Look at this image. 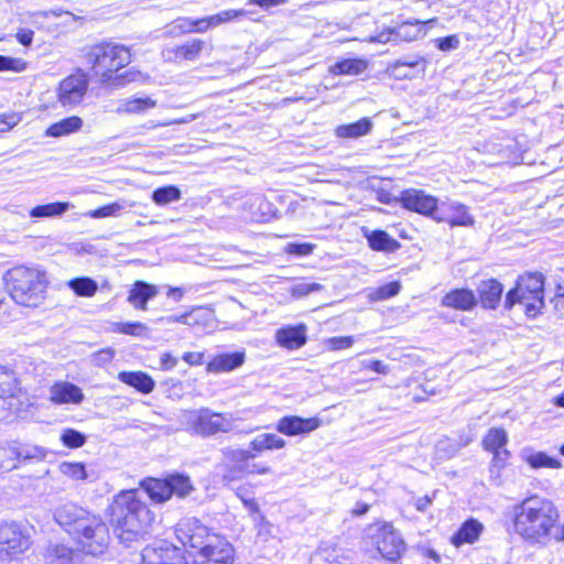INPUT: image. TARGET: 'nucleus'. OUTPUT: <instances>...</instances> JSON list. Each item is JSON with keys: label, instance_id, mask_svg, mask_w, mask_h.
Returning a JSON list of instances; mask_svg holds the SVG:
<instances>
[{"label": "nucleus", "instance_id": "7", "mask_svg": "<svg viewBox=\"0 0 564 564\" xmlns=\"http://www.w3.org/2000/svg\"><path fill=\"white\" fill-rule=\"evenodd\" d=\"M83 552L97 556L108 549L110 536L107 524L94 516L73 538Z\"/></svg>", "mask_w": 564, "mask_h": 564}, {"label": "nucleus", "instance_id": "5", "mask_svg": "<svg viewBox=\"0 0 564 564\" xmlns=\"http://www.w3.org/2000/svg\"><path fill=\"white\" fill-rule=\"evenodd\" d=\"M544 276L541 273H528L519 276L516 286L505 300V307L511 310L517 303L524 306L529 317H535L544 306Z\"/></svg>", "mask_w": 564, "mask_h": 564}, {"label": "nucleus", "instance_id": "30", "mask_svg": "<svg viewBox=\"0 0 564 564\" xmlns=\"http://www.w3.org/2000/svg\"><path fill=\"white\" fill-rule=\"evenodd\" d=\"M520 457L523 462H525L530 467L538 468H560L561 463L547 456L544 452H536L531 447H524L520 452Z\"/></svg>", "mask_w": 564, "mask_h": 564}, {"label": "nucleus", "instance_id": "29", "mask_svg": "<svg viewBox=\"0 0 564 564\" xmlns=\"http://www.w3.org/2000/svg\"><path fill=\"white\" fill-rule=\"evenodd\" d=\"M21 391V382L14 370L7 366H0V398H14Z\"/></svg>", "mask_w": 564, "mask_h": 564}, {"label": "nucleus", "instance_id": "20", "mask_svg": "<svg viewBox=\"0 0 564 564\" xmlns=\"http://www.w3.org/2000/svg\"><path fill=\"white\" fill-rule=\"evenodd\" d=\"M159 294L156 285L144 281H135L129 290L128 303L137 310L147 311L148 302Z\"/></svg>", "mask_w": 564, "mask_h": 564}, {"label": "nucleus", "instance_id": "25", "mask_svg": "<svg viewBox=\"0 0 564 564\" xmlns=\"http://www.w3.org/2000/svg\"><path fill=\"white\" fill-rule=\"evenodd\" d=\"M46 564H84V556L64 544L50 545L45 553Z\"/></svg>", "mask_w": 564, "mask_h": 564}, {"label": "nucleus", "instance_id": "64", "mask_svg": "<svg viewBox=\"0 0 564 564\" xmlns=\"http://www.w3.org/2000/svg\"><path fill=\"white\" fill-rule=\"evenodd\" d=\"M552 302L557 312H564V288L557 286V291Z\"/></svg>", "mask_w": 564, "mask_h": 564}, {"label": "nucleus", "instance_id": "8", "mask_svg": "<svg viewBox=\"0 0 564 564\" xmlns=\"http://www.w3.org/2000/svg\"><path fill=\"white\" fill-rule=\"evenodd\" d=\"M176 536L185 547L193 551L194 556L212 545V538H221L219 534L210 532L206 525L194 518L177 524Z\"/></svg>", "mask_w": 564, "mask_h": 564}, {"label": "nucleus", "instance_id": "19", "mask_svg": "<svg viewBox=\"0 0 564 564\" xmlns=\"http://www.w3.org/2000/svg\"><path fill=\"white\" fill-rule=\"evenodd\" d=\"M50 400L55 404H78L84 400V393L72 382L58 381L50 388Z\"/></svg>", "mask_w": 564, "mask_h": 564}, {"label": "nucleus", "instance_id": "37", "mask_svg": "<svg viewBox=\"0 0 564 564\" xmlns=\"http://www.w3.org/2000/svg\"><path fill=\"white\" fill-rule=\"evenodd\" d=\"M156 102L149 97L123 99L117 107L119 113H140L147 109L154 108Z\"/></svg>", "mask_w": 564, "mask_h": 564}, {"label": "nucleus", "instance_id": "12", "mask_svg": "<svg viewBox=\"0 0 564 564\" xmlns=\"http://www.w3.org/2000/svg\"><path fill=\"white\" fill-rule=\"evenodd\" d=\"M94 516L95 514L70 502L59 506L54 512L55 521L72 538H74Z\"/></svg>", "mask_w": 564, "mask_h": 564}, {"label": "nucleus", "instance_id": "41", "mask_svg": "<svg viewBox=\"0 0 564 564\" xmlns=\"http://www.w3.org/2000/svg\"><path fill=\"white\" fill-rule=\"evenodd\" d=\"M204 41L199 39H194L192 41H187L186 43L178 45L174 50V54L176 58H182L186 61H194L196 59L203 47H204Z\"/></svg>", "mask_w": 564, "mask_h": 564}, {"label": "nucleus", "instance_id": "62", "mask_svg": "<svg viewBox=\"0 0 564 564\" xmlns=\"http://www.w3.org/2000/svg\"><path fill=\"white\" fill-rule=\"evenodd\" d=\"M361 367L364 369L373 370L375 372L380 375H387L390 371L388 365L383 364L380 360H364L361 361Z\"/></svg>", "mask_w": 564, "mask_h": 564}, {"label": "nucleus", "instance_id": "22", "mask_svg": "<svg viewBox=\"0 0 564 564\" xmlns=\"http://www.w3.org/2000/svg\"><path fill=\"white\" fill-rule=\"evenodd\" d=\"M306 340V326L303 324L280 328L275 333V341L279 346L290 350L301 348Z\"/></svg>", "mask_w": 564, "mask_h": 564}, {"label": "nucleus", "instance_id": "51", "mask_svg": "<svg viewBox=\"0 0 564 564\" xmlns=\"http://www.w3.org/2000/svg\"><path fill=\"white\" fill-rule=\"evenodd\" d=\"M324 286L316 282L301 281L291 289V294L295 297H303L314 292H319Z\"/></svg>", "mask_w": 564, "mask_h": 564}, {"label": "nucleus", "instance_id": "55", "mask_svg": "<svg viewBox=\"0 0 564 564\" xmlns=\"http://www.w3.org/2000/svg\"><path fill=\"white\" fill-rule=\"evenodd\" d=\"M314 246L311 243H289L285 247V252L295 256H307L312 253Z\"/></svg>", "mask_w": 564, "mask_h": 564}, {"label": "nucleus", "instance_id": "33", "mask_svg": "<svg viewBox=\"0 0 564 564\" xmlns=\"http://www.w3.org/2000/svg\"><path fill=\"white\" fill-rule=\"evenodd\" d=\"M82 127L83 119L77 116H72L51 124L46 129L45 135L52 138H59L77 132L82 129Z\"/></svg>", "mask_w": 564, "mask_h": 564}, {"label": "nucleus", "instance_id": "9", "mask_svg": "<svg viewBox=\"0 0 564 564\" xmlns=\"http://www.w3.org/2000/svg\"><path fill=\"white\" fill-rule=\"evenodd\" d=\"M370 530L373 532L372 539L382 557L391 562L401 557L405 551V543L391 524H377Z\"/></svg>", "mask_w": 564, "mask_h": 564}, {"label": "nucleus", "instance_id": "45", "mask_svg": "<svg viewBox=\"0 0 564 564\" xmlns=\"http://www.w3.org/2000/svg\"><path fill=\"white\" fill-rule=\"evenodd\" d=\"M236 496L241 500L243 507L247 509L249 514L253 517L254 521L258 519H263L258 502L246 487H238L236 490Z\"/></svg>", "mask_w": 564, "mask_h": 564}, {"label": "nucleus", "instance_id": "4", "mask_svg": "<svg viewBox=\"0 0 564 564\" xmlns=\"http://www.w3.org/2000/svg\"><path fill=\"white\" fill-rule=\"evenodd\" d=\"M4 281L12 300L26 307H37L45 299L48 281L45 272L29 267L7 271Z\"/></svg>", "mask_w": 564, "mask_h": 564}, {"label": "nucleus", "instance_id": "46", "mask_svg": "<svg viewBox=\"0 0 564 564\" xmlns=\"http://www.w3.org/2000/svg\"><path fill=\"white\" fill-rule=\"evenodd\" d=\"M400 290L401 284L399 282H390L371 290L368 294V299L371 302L384 301L395 296L400 292Z\"/></svg>", "mask_w": 564, "mask_h": 564}, {"label": "nucleus", "instance_id": "53", "mask_svg": "<svg viewBox=\"0 0 564 564\" xmlns=\"http://www.w3.org/2000/svg\"><path fill=\"white\" fill-rule=\"evenodd\" d=\"M22 449H23V454H22L23 460H30V459L42 460L46 457V454H47V452L44 447H41L37 445H23Z\"/></svg>", "mask_w": 564, "mask_h": 564}, {"label": "nucleus", "instance_id": "10", "mask_svg": "<svg viewBox=\"0 0 564 564\" xmlns=\"http://www.w3.org/2000/svg\"><path fill=\"white\" fill-rule=\"evenodd\" d=\"M88 76L82 70L77 69L64 78L57 89V98L63 107H73L78 105L88 89Z\"/></svg>", "mask_w": 564, "mask_h": 564}, {"label": "nucleus", "instance_id": "31", "mask_svg": "<svg viewBox=\"0 0 564 564\" xmlns=\"http://www.w3.org/2000/svg\"><path fill=\"white\" fill-rule=\"evenodd\" d=\"M372 126V121L365 117L356 122L338 126L335 129V135L341 139H357L368 134L371 131Z\"/></svg>", "mask_w": 564, "mask_h": 564}, {"label": "nucleus", "instance_id": "60", "mask_svg": "<svg viewBox=\"0 0 564 564\" xmlns=\"http://www.w3.org/2000/svg\"><path fill=\"white\" fill-rule=\"evenodd\" d=\"M272 473V468L263 463L249 462L246 475H268Z\"/></svg>", "mask_w": 564, "mask_h": 564}, {"label": "nucleus", "instance_id": "38", "mask_svg": "<svg viewBox=\"0 0 564 564\" xmlns=\"http://www.w3.org/2000/svg\"><path fill=\"white\" fill-rule=\"evenodd\" d=\"M368 63L361 58H348L337 62L333 67L332 72L335 75H359L366 70Z\"/></svg>", "mask_w": 564, "mask_h": 564}, {"label": "nucleus", "instance_id": "18", "mask_svg": "<svg viewBox=\"0 0 564 564\" xmlns=\"http://www.w3.org/2000/svg\"><path fill=\"white\" fill-rule=\"evenodd\" d=\"M322 424L321 419L301 417L297 415H286L276 423V431L286 436L306 435L317 430Z\"/></svg>", "mask_w": 564, "mask_h": 564}, {"label": "nucleus", "instance_id": "14", "mask_svg": "<svg viewBox=\"0 0 564 564\" xmlns=\"http://www.w3.org/2000/svg\"><path fill=\"white\" fill-rule=\"evenodd\" d=\"M223 464L226 468L225 480H237L246 476V469L250 460L256 458V454L249 449L224 447L221 449Z\"/></svg>", "mask_w": 564, "mask_h": 564}, {"label": "nucleus", "instance_id": "17", "mask_svg": "<svg viewBox=\"0 0 564 564\" xmlns=\"http://www.w3.org/2000/svg\"><path fill=\"white\" fill-rule=\"evenodd\" d=\"M234 547L225 538H212V545L195 554V564H232Z\"/></svg>", "mask_w": 564, "mask_h": 564}, {"label": "nucleus", "instance_id": "58", "mask_svg": "<svg viewBox=\"0 0 564 564\" xmlns=\"http://www.w3.org/2000/svg\"><path fill=\"white\" fill-rule=\"evenodd\" d=\"M20 116L17 113L0 116V132L8 131L20 122Z\"/></svg>", "mask_w": 564, "mask_h": 564}, {"label": "nucleus", "instance_id": "54", "mask_svg": "<svg viewBox=\"0 0 564 564\" xmlns=\"http://www.w3.org/2000/svg\"><path fill=\"white\" fill-rule=\"evenodd\" d=\"M355 339L352 336L332 337L328 339V347L333 350L346 349L352 346Z\"/></svg>", "mask_w": 564, "mask_h": 564}, {"label": "nucleus", "instance_id": "40", "mask_svg": "<svg viewBox=\"0 0 564 564\" xmlns=\"http://www.w3.org/2000/svg\"><path fill=\"white\" fill-rule=\"evenodd\" d=\"M67 286L78 296L91 297L98 290L95 280L88 276L75 278L67 282Z\"/></svg>", "mask_w": 564, "mask_h": 564}, {"label": "nucleus", "instance_id": "13", "mask_svg": "<svg viewBox=\"0 0 564 564\" xmlns=\"http://www.w3.org/2000/svg\"><path fill=\"white\" fill-rule=\"evenodd\" d=\"M31 542L17 523L0 524V558L21 554Z\"/></svg>", "mask_w": 564, "mask_h": 564}, {"label": "nucleus", "instance_id": "43", "mask_svg": "<svg viewBox=\"0 0 564 564\" xmlns=\"http://www.w3.org/2000/svg\"><path fill=\"white\" fill-rule=\"evenodd\" d=\"M508 442V435L503 429L492 427L484 437V447L489 451L502 449Z\"/></svg>", "mask_w": 564, "mask_h": 564}, {"label": "nucleus", "instance_id": "49", "mask_svg": "<svg viewBox=\"0 0 564 564\" xmlns=\"http://www.w3.org/2000/svg\"><path fill=\"white\" fill-rule=\"evenodd\" d=\"M116 330L121 334L131 335L135 337L147 336L149 333V327L140 322H127L119 323L116 325Z\"/></svg>", "mask_w": 564, "mask_h": 564}, {"label": "nucleus", "instance_id": "52", "mask_svg": "<svg viewBox=\"0 0 564 564\" xmlns=\"http://www.w3.org/2000/svg\"><path fill=\"white\" fill-rule=\"evenodd\" d=\"M26 69V63L17 57L0 55V72L11 70L21 73Z\"/></svg>", "mask_w": 564, "mask_h": 564}, {"label": "nucleus", "instance_id": "50", "mask_svg": "<svg viewBox=\"0 0 564 564\" xmlns=\"http://www.w3.org/2000/svg\"><path fill=\"white\" fill-rule=\"evenodd\" d=\"M61 441L66 447L78 448L86 443V436L74 429H66L61 435Z\"/></svg>", "mask_w": 564, "mask_h": 564}, {"label": "nucleus", "instance_id": "47", "mask_svg": "<svg viewBox=\"0 0 564 564\" xmlns=\"http://www.w3.org/2000/svg\"><path fill=\"white\" fill-rule=\"evenodd\" d=\"M59 471L74 480H85L87 471L83 463L63 462L58 466Z\"/></svg>", "mask_w": 564, "mask_h": 564}, {"label": "nucleus", "instance_id": "27", "mask_svg": "<svg viewBox=\"0 0 564 564\" xmlns=\"http://www.w3.org/2000/svg\"><path fill=\"white\" fill-rule=\"evenodd\" d=\"M482 530L484 525L479 521L469 519L460 525L455 534H453L451 542L456 547L463 544H473L479 539Z\"/></svg>", "mask_w": 564, "mask_h": 564}, {"label": "nucleus", "instance_id": "44", "mask_svg": "<svg viewBox=\"0 0 564 564\" xmlns=\"http://www.w3.org/2000/svg\"><path fill=\"white\" fill-rule=\"evenodd\" d=\"M167 478L172 496L176 495L180 498H184L194 490L191 479L187 476L175 474Z\"/></svg>", "mask_w": 564, "mask_h": 564}, {"label": "nucleus", "instance_id": "48", "mask_svg": "<svg viewBox=\"0 0 564 564\" xmlns=\"http://www.w3.org/2000/svg\"><path fill=\"white\" fill-rule=\"evenodd\" d=\"M126 208L123 203L115 202L100 208L90 210L87 216L91 218L117 217Z\"/></svg>", "mask_w": 564, "mask_h": 564}, {"label": "nucleus", "instance_id": "63", "mask_svg": "<svg viewBox=\"0 0 564 564\" xmlns=\"http://www.w3.org/2000/svg\"><path fill=\"white\" fill-rule=\"evenodd\" d=\"M204 354L198 351H189L183 355V360L189 366H198L203 364Z\"/></svg>", "mask_w": 564, "mask_h": 564}, {"label": "nucleus", "instance_id": "15", "mask_svg": "<svg viewBox=\"0 0 564 564\" xmlns=\"http://www.w3.org/2000/svg\"><path fill=\"white\" fill-rule=\"evenodd\" d=\"M436 223H446L451 227H471L475 219L466 205L457 200L446 199L440 204Z\"/></svg>", "mask_w": 564, "mask_h": 564}, {"label": "nucleus", "instance_id": "1", "mask_svg": "<svg viewBox=\"0 0 564 564\" xmlns=\"http://www.w3.org/2000/svg\"><path fill=\"white\" fill-rule=\"evenodd\" d=\"M511 512L513 532L524 542L540 546L552 542L560 512L551 500L531 496L514 505Z\"/></svg>", "mask_w": 564, "mask_h": 564}, {"label": "nucleus", "instance_id": "6", "mask_svg": "<svg viewBox=\"0 0 564 564\" xmlns=\"http://www.w3.org/2000/svg\"><path fill=\"white\" fill-rule=\"evenodd\" d=\"M183 430L200 437H209L217 433H228L234 427L229 414L213 412L208 408L187 410L181 414Z\"/></svg>", "mask_w": 564, "mask_h": 564}, {"label": "nucleus", "instance_id": "61", "mask_svg": "<svg viewBox=\"0 0 564 564\" xmlns=\"http://www.w3.org/2000/svg\"><path fill=\"white\" fill-rule=\"evenodd\" d=\"M63 14L74 21L77 19H80L79 17H76L75 14H73L70 12H63L62 10L36 11L32 14V17L35 21H37L40 18H50V17L57 18V17H62Z\"/></svg>", "mask_w": 564, "mask_h": 564}, {"label": "nucleus", "instance_id": "36", "mask_svg": "<svg viewBox=\"0 0 564 564\" xmlns=\"http://www.w3.org/2000/svg\"><path fill=\"white\" fill-rule=\"evenodd\" d=\"M424 23L420 21H406L392 29L395 42H410L424 35Z\"/></svg>", "mask_w": 564, "mask_h": 564}, {"label": "nucleus", "instance_id": "39", "mask_svg": "<svg viewBox=\"0 0 564 564\" xmlns=\"http://www.w3.org/2000/svg\"><path fill=\"white\" fill-rule=\"evenodd\" d=\"M69 203L56 202L46 205L35 206L30 210V216L33 218L56 217L65 214L70 208Z\"/></svg>", "mask_w": 564, "mask_h": 564}, {"label": "nucleus", "instance_id": "24", "mask_svg": "<svg viewBox=\"0 0 564 564\" xmlns=\"http://www.w3.org/2000/svg\"><path fill=\"white\" fill-rule=\"evenodd\" d=\"M441 303L445 307L470 311L477 305V297L471 290L455 289L446 293Z\"/></svg>", "mask_w": 564, "mask_h": 564}, {"label": "nucleus", "instance_id": "34", "mask_svg": "<svg viewBox=\"0 0 564 564\" xmlns=\"http://www.w3.org/2000/svg\"><path fill=\"white\" fill-rule=\"evenodd\" d=\"M286 442L274 433H263L257 435L249 443V447L257 455L264 451H274L285 447Z\"/></svg>", "mask_w": 564, "mask_h": 564}, {"label": "nucleus", "instance_id": "2", "mask_svg": "<svg viewBox=\"0 0 564 564\" xmlns=\"http://www.w3.org/2000/svg\"><path fill=\"white\" fill-rule=\"evenodd\" d=\"M109 516L116 536L126 547L142 540L154 519L134 490L118 494L109 507Z\"/></svg>", "mask_w": 564, "mask_h": 564}, {"label": "nucleus", "instance_id": "3", "mask_svg": "<svg viewBox=\"0 0 564 564\" xmlns=\"http://www.w3.org/2000/svg\"><path fill=\"white\" fill-rule=\"evenodd\" d=\"M85 58L102 85L117 88L131 80L127 74L115 76L131 62L130 50L124 45L112 42L94 44L85 48Z\"/></svg>", "mask_w": 564, "mask_h": 564}, {"label": "nucleus", "instance_id": "28", "mask_svg": "<svg viewBox=\"0 0 564 564\" xmlns=\"http://www.w3.org/2000/svg\"><path fill=\"white\" fill-rule=\"evenodd\" d=\"M118 379L144 394L152 392L155 387L154 380L143 371H120Z\"/></svg>", "mask_w": 564, "mask_h": 564}, {"label": "nucleus", "instance_id": "26", "mask_svg": "<svg viewBox=\"0 0 564 564\" xmlns=\"http://www.w3.org/2000/svg\"><path fill=\"white\" fill-rule=\"evenodd\" d=\"M364 236L369 247L375 251L394 252L400 249L401 243L384 230L364 229Z\"/></svg>", "mask_w": 564, "mask_h": 564}, {"label": "nucleus", "instance_id": "23", "mask_svg": "<svg viewBox=\"0 0 564 564\" xmlns=\"http://www.w3.org/2000/svg\"><path fill=\"white\" fill-rule=\"evenodd\" d=\"M502 292L503 286L496 279L484 280L477 286V293L481 306L488 310H495L498 307Z\"/></svg>", "mask_w": 564, "mask_h": 564}, {"label": "nucleus", "instance_id": "21", "mask_svg": "<svg viewBox=\"0 0 564 564\" xmlns=\"http://www.w3.org/2000/svg\"><path fill=\"white\" fill-rule=\"evenodd\" d=\"M245 351L218 354L207 364L206 370L210 373L229 372L245 364Z\"/></svg>", "mask_w": 564, "mask_h": 564}, {"label": "nucleus", "instance_id": "59", "mask_svg": "<svg viewBox=\"0 0 564 564\" xmlns=\"http://www.w3.org/2000/svg\"><path fill=\"white\" fill-rule=\"evenodd\" d=\"M20 116L17 113L0 116V132L8 131L20 122Z\"/></svg>", "mask_w": 564, "mask_h": 564}, {"label": "nucleus", "instance_id": "35", "mask_svg": "<svg viewBox=\"0 0 564 564\" xmlns=\"http://www.w3.org/2000/svg\"><path fill=\"white\" fill-rule=\"evenodd\" d=\"M239 14H242V11L226 10L207 18L193 20L194 32H205L209 28H215L223 23H226L235 19Z\"/></svg>", "mask_w": 564, "mask_h": 564}, {"label": "nucleus", "instance_id": "11", "mask_svg": "<svg viewBox=\"0 0 564 564\" xmlns=\"http://www.w3.org/2000/svg\"><path fill=\"white\" fill-rule=\"evenodd\" d=\"M400 202L404 208L436 221L441 204L436 197L426 194L422 189L410 188L401 192Z\"/></svg>", "mask_w": 564, "mask_h": 564}, {"label": "nucleus", "instance_id": "57", "mask_svg": "<svg viewBox=\"0 0 564 564\" xmlns=\"http://www.w3.org/2000/svg\"><path fill=\"white\" fill-rule=\"evenodd\" d=\"M20 116L17 113L0 116V132L8 131L20 122Z\"/></svg>", "mask_w": 564, "mask_h": 564}, {"label": "nucleus", "instance_id": "42", "mask_svg": "<svg viewBox=\"0 0 564 564\" xmlns=\"http://www.w3.org/2000/svg\"><path fill=\"white\" fill-rule=\"evenodd\" d=\"M181 197V189L174 185L159 187L152 193V200L160 206L178 202Z\"/></svg>", "mask_w": 564, "mask_h": 564}, {"label": "nucleus", "instance_id": "56", "mask_svg": "<svg viewBox=\"0 0 564 564\" xmlns=\"http://www.w3.org/2000/svg\"><path fill=\"white\" fill-rule=\"evenodd\" d=\"M460 41L457 35H449L446 37L437 39L436 46L444 52H448L458 47Z\"/></svg>", "mask_w": 564, "mask_h": 564}, {"label": "nucleus", "instance_id": "32", "mask_svg": "<svg viewBox=\"0 0 564 564\" xmlns=\"http://www.w3.org/2000/svg\"><path fill=\"white\" fill-rule=\"evenodd\" d=\"M142 486L150 499L155 503H163L172 497L169 478L148 479L143 481Z\"/></svg>", "mask_w": 564, "mask_h": 564}, {"label": "nucleus", "instance_id": "16", "mask_svg": "<svg viewBox=\"0 0 564 564\" xmlns=\"http://www.w3.org/2000/svg\"><path fill=\"white\" fill-rule=\"evenodd\" d=\"M141 564H184V557L181 549L161 541L143 549Z\"/></svg>", "mask_w": 564, "mask_h": 564}]
</instances>
